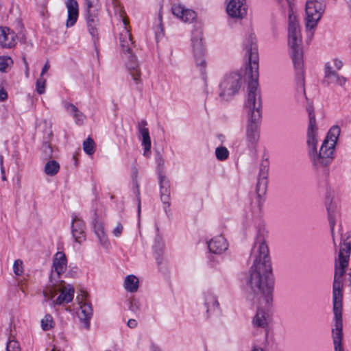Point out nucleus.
<instances>
[{
	"instance_id": "f257e3e1",
	"label": "nucleus",
	"mask_w": 351,
	"mask_h": 351,
	"mask_svg": "<svg viewBox=\"0 0 351 351\" xmlns=\"http://www.w3.org/2000/svg\"><path fill=\"white\" fill-rule=\"evenodd\" d=\"M255 260L249 271L247 284L256 295L258 302L256 314L253 319L256 327L265 328L267 318L265 310H267L272 301L274 280L271 278V265L269 257V249L264 238L257 237L254 247Z\"/></svg>"
},
{
	"instance_id": "f03ea898",
	"label": "nucleus",
	"mask_w": 351,
	"mask_h": 351,
	"mask_svg": "<svg viewBox=\"0 0 351 351\" xmlns=\"http://www.w3.org/2000/svg\"><path fill=\"white\" fill-rule=\"evenodd\" d=\"M245 48L249 56V66L246 69L245 76L251 80L248 83L247 98L246 108L251 111L250 121L247 125L246 141L247 146L254 149L259 140L258 121L261 118L260 108L261 107L260 92L258 90V57L257 47L254 38L250 37Z\"/></svg>"
},
{
	"instance_id": "7ed1b4c3",
	"label": "nucleus",
	"mask_w": 351,
	"mask_h": 351,
	"mask_svg": "<svg viewBox=\"0 0 351 351\" xmlns=\"http://www.w3.org/2000/svg\"><path fill=\"white\" fill-rule=\"evenodd\" d=\"M348 253H341L339 258L336 261L335 275L332 287L333 312L335 315V328L332 329V339L335 351H344L343 339L342 322V300H343V276L344 269L348 265Z\"/></svg>"
},
{
	"instance_id": "20e7f679",
	"label": "nucleus",
	"mask_w": 351,
	"mask_h": 351,
	"mask_svg": "<svg viewBox=\"0 0 351 351\" xmlns=\"http://www.w3.org/2000/svg\"><path fill=\"white\" fill-rule=\"evenodd\" d=\"M317 127L311 128L308 125L307 143L309 153L313 160L315 166H326L333 158L335 146L340 134V128L338 126L332 127L324 141L319 154L317 153Z\"/></svg>"
},
{
	"instance_id": "39448f33",
	"label": "nucleus",
	"mask_w": 351,
	"mask_h": 351,
	"mask_svg": "<svg viewBox=\"0 0 351 351\" xmlns=\"http://www.w3.org/2000/svg\"><path fill=\"white\" fill-rule=\"evenodd\" d=\"M282 0H278L282 1ZM289 4L290 9L289 11V45L292 49L293 61L298 74L300 75L301 85L304 86V78L302 73V53L300 49L302 43V37L300 34V29L298 23L297 17L293 14L291 8V2L293 0H286Z\"/></svg>"
},
{
	"instance_id": "423d86ee",
	"label": "nucleus",
	"mask_w": 351,
	"mask_h": 351,
	"mask_svg": "<svg viewBox=\"0 0 351 351\" xmlns=\"http://www.w3.org/2000/svg\"><path fill=\"white\" fill-rule=\"evenodd\" d=\"M123 27L119 33V45L122 51L126 56L129 60L128 69L134 81L138 82L140 78V72L137 69L138 65L136 64V56L132 53V47L134 45L132 41V35L130 29H128V21L126 19H123Z\"/></svg>"
},
{
	"instance_id": "0eeeda50",
	"label": "nucleus",
	"mask_w": 351,
	"mask_h": 351,
	"mask_svg": "<svg viewBox=\"0 0 351 351\" xmlns=\"http://www.w3.org/2000/svg\"><path fill=\"white\" fill-rule=\"evenodd\" d=\"M325 10L324 0H308L306 3V27L313 29L316 27Z\"/></svg>"
},
{
	"instance_id": "6e6552de",
	"label": "nucleus",
	"mask_w": 351,
	"mask_h": 351,
	"mask_svg": "<svg viewBox=\"0 0 351 351\" xmlns=\"http://www.w3.org/2000/svg\"><path fill=\"white\" fill-rule=\"evenodd\" d=\"M52 285L47 287L44 291V295L49 300L53 299L56 295L58 291L60 292V295L58 297L55 303L56 304H62L63 303H69L72 301L73 298L74 289L70 285H64L62 283L57 285L53 282Z\"/></svg>"
},
{
	"instance_id": "1a4fd4ad",
	"label": "nucleus",
	"mask_w": 351,
	"mask_h": 351,
	"mask_svg": "<svg viewBox=\"0 0 351 351\" xmlns=\"http://www.w3.org/2000/svg\"><path fill=\"white\" fill-rule=\"evenodd\" d=\"M241 76L233 73L228 76L221 84V97H229L237 93L241 86Z\"/></svg>"
},
{
	"instance_id": "9d476101",
	"label": "nucleus",
	"mask_w": 351,
	"mask_h": 351,
	"mask_svg": "<svg viewBox=\"0 0 351 351\" xmlns=\"http://www.w3.org/2000/svg\"><path fill=\"white\" fill-rule=\"evenodd\" d=\"M226 11L232 18H243L246 15V0H229Z\"/></svg>"
},
{
	"instance_id": "9b49d317",
	"label": "nucleus",
	"mask_w": 351,
	"mask_h": 351,
	"mask_svg": "<svg viewBox=\"0 0 351 351\" xmlns=\"http://www.w3.org/2000/svg\"><path fill=\"white\" fill-rule=\"evenodd\" d=\"M53 269L50 276V282H53V279L58 278L66 269V258L63 252H58L53 260Z\"/></svg>"
},
{
	"instance_id": "f8f14e48",
	"label": "nucleus",
	"mask_w": 351,
	"mask_h": 351,
	"mask_svg": "<svg viewBox=\"0 0 351 351\" xmlns=\"http://www.w3.org/2000/svg\"><path fill=\"white\" fill-rule=\"evenodd\" d=\"M86 296V293L83 291L81 298L80 296L77 297V299L79 301L80 304V310L77 313L78 317L81 320L84 321L85 327L86 328H89V319L92 315L93 310L90 303L86 301L83 302V300L85 299Z\"/></svg>"
},
{
	"instance_id": "ddd939ff",
	"label": "nucleus",
	"mask_w": 351,
	"mask_h": 351,
	"mask_svg": "<svg viewBox=\"0 0 351 351\" xmlns=\"http://www.w3.org/2000/svg\"><path fill=\"white\" fill-rule=\"evenodd\" d=\"M171 11L173 15L185 23H192L197 17L196 13L193 10L186 8L181 4H174L171 8Z\"/></svg>"
},
{
	"instance_id": "4468645a",
	"label": "nucleus",
	"mask_w": 351,
	"mask_h": 351,
	"mask_svg": "<svg viewBox=\"0 0 351 351\" xmlns=\"http://www.w3.org/2000/svg\"><path fill=\"white\" fill-rule=\"evenodd\" d=\"M16 43V35L10 28L0 27V45L3 48H11Z\"/></svg>"
},
{
	"instance_id": "2eb2a0df",
	"label": "nucleus",
	"mask_w": 351,
	"mask_h": 351,
	"mask_svg": "<svg viewBox=\"0 0 351 351\" xmlns=\"http://www.w3.org/2000/svg\"><path fill=\"white\" fill-rule=\"evenodd\" d=\"M71 228L73 237L76 242L82 243L85 241L84 223L82 220L73 219Z\"/></svg>"
},
{
	"instance_id": "dca6fc26",
	"label": "nucleus",
	"mask_w": 351,
	"mask_h": 351,
	"mask_svg": "<svg viewBox=\"0 0 351 351\" xmlns=\"http://www.w3.org/2000/svg\"><path fill=\"white\" fill-rule=\"evenodd\" d=\"M66 8L68 11V19L66 21V27L73 26L78 17V4L75 0H67Z\"/></svg>"
},
{
	"instance_id": "f3484780",
	"label": "nucleus",
	"mask_w": 351,
	"mask_h": 351,
	"mask_svg": "<svg viewBox=\"0 0 351 351\" xmlns=\"http://www.w3.org/2000/svg\"><path fill=\"white\" fill-rule=\"evenodd\" d=\"M209 250L213 254H221L228 248V244L226 239L218 236L209 241L208 244Z\"/></svg>"
},
{
	"instance_id": "a211bd4d",
	"label": "nucleus",
	"mask_w": 351,
	"mask_h": 351,
	"mask_svg": "<svg viewBox=\"0 0 351 351\" xmlns=\"http://www.w3.org/2000/svg\"><path fill=\"white\" fill-rule=\"evenodd\" d=\"M326 77L328 83H333L341 86L344 85L346 82V79L344 77L337 75L330 63H328L326 66Z\"/></svg>"
},
{
	"instance_id": "6ab92c4d",
	"label": "nucleus",
	"mask_w": 351,
	"mask_h": 351,
	"mask_svg": "<svg viewBox=\"0 0 351 351\" xmlns=\"http://www.w3.org/2000/svg\"><path fill=\"white\" fill-rule=\"evenodd\" d=\"M193 48L195 53L197 64L204 69L206 62L203 58L204 49L201 38H195L193 39Z\"/></svg>"
},
{
	"instance_id": "aec40b11",
	"label": "nucleus",
	"mask_w": 351,
	"mask_h": 351,
	"mask_svg": "<svg viewBox=\"0 0 351 351\" xmlns=\"http://www.w3.org/2000/svg\"><path fill=\"white\" fill-rule=\"evenodd\" d=\"M160 197L161 200L165 205L167 206L165 207V210L167 211V207H169V196H170V186L169 181L166 179L165 176H160Z\"/></svg>"
},
{
	"instance_id": "412c9836",
	"label": "nucleus",
	"mask_w": 351,
	"mask_h": 351,
	"mask_svg": "<svg viewBox=\"0 0 351 351\" xmlns=\"http://www.w3.org/2000/svg\"><path fill=\"white\" fill-rule=\"evenodd\" d=\"M147 123L142 121L139 125V131L142 138V145L144 146V156H147V153L151 149V139L149 136V130L145 127Z\"/></svg>"
},
{
	"instance_id": "4be33fe9",
	"label": "nucleus",
	"mask_w": 351,
	"mask_h": 351,
	"mask_svg": "<svg viewBox=\"0 0 351 351\" xmlns=\"http://www.w3.org/2000/svg\"><path fill=\"white\" fill-rule=\"evenodd\" d=\"M350 250H351V234L350 233H348V235L346 236V235H343V243L341 244L340 250H339V254H338V256H337V258H336L335 259V265L336 264V261L339 258V255H340V254L341 252L343 253V252H344L345 253L346 252L348 253V265H347V266L344 269L345 271H346V269L348 267L349 259H350ZM344 274H346V272L343 274V275ZM335 275V273L334 274V276Z\"/></svg>"
},
{
	"instance_id": "5701e85b",
	"label": "nucleus",
	"mask_w": 351,
	"mask_h": 351,
	"mask_svg": "<svg viewBox=\"0 0 351 351\" xmlns=\"http://www.w3.org/2000/svg\"><path fill=\"white\" fill-rule=\"evenodd\" d=\"M124 287L130 292H136L138 288V279L134 275L128 276L125 279Z\"/></svg>"
},
{
	"instance_id": "b1692460",
	"label": "nucleus",
	"mask_w": 351,
	"mask_h": 351,
	"mask_svg": "<svg viewBox=\"0 0 351 351\" xmlns=\"http://www.w3.org/2000/svg\"><path fill=\"white\" fill-rule=\"evenodd\" d=\"M95 232L97 234V237L99 238V240L100 243L103 245H107L108 243V240L107 238V236L106 234V232L104 231V224L101 222H96L95 223Z\"/></svg>"
},
{
	"instance_id": "393cba45",
	"label": "nucleus",
	"mask_w": 351,
	"mask_h": 351,
	"mask_svg": "<svg viewBox=\"0 0 351 351\" xmlns=\"http://www.w3.org/2000/svg\"><path fill=\"white\" fill-rule=\"evenodd\" d=\"M327 210L328 213V220L330 226L331 235L333 239L335 245H336L335 238H334V230L335 226V208L332 206L331 204L327 206Z\"/></svg>"
},
{
	"instance_id": "a878e982",
	"label": "nucleus",
	"mask_w": 351,
	"mask_h": 351,
	"mask_svg": "<svg viewBox=\"0 0 351 351\" xmlns=\"http://www.w3.org/2000/svg\"><path fill=\"white\" fill-rule=\"evenodd\" d=\"M60 169V165L56 160L48 161L45 166V172L48 176L56 175Z\"/></svg>"
},
{
	"instance_id": "bb28decb",
	"label": "nucleus",
	"mask_w": 351,
	"mask_h": 351,
	"mask_svg": "<svg viewBox=\"0 0 351 351\" xmlns=\"http://www.w3.org/2000/svg\"><path fill=\"white\" fill-rule=\"evenodd\" d=\"M95 143L90 137L87 138L83 143V149L88 155H93L95 152Z\"/></svg>"
},
{
	"instance_id": "cd10ccee",
	"label": "nucleus",
	"mask_w": 351,
	"mask_h": 351,
	"mask_svg": "<svg viewBox=\"0 0 351 351\" xmlns=\"http://www.w3.org/2000/svg\"><path fill=\"white\" fill-rule=\"evenodd\" d=\"M267 180L265 177L261 178L256 185V193L258 197L265 195L267 191Z\"/></svg>"
},
{
	"instance_id": "c85d7f7f",
	"label": "nucleus",
	"mask_w": 351,
	"mask_h": 351,
	"mask_svg": "<svg viewBox=\"0 0 351 351\" xmlns=\"http://www.w3.org/2000/svg\"><path fill=\"white\" fill-rule=\"evenodd\" d=\"M97 8L87 10V24L97 25L99 20L97 18Z\"/></svg>"
},
{
	"instance_id": "c756f323",
	"label": "nucleus",
	"mask_w": 351,
	"mask_h": 351,
	"mask_svg": "<svg viewBox=\"0 0 351 351\" xmlns=\"http://www.w3.org/2000/svg\"><path fill=\"white\" fill-rule=\"evenodd\" d=\"M13 64V61L10 57H0V71L5 72L7 69L10 68Z\"/></svg>"
},
{
	"instance_id": "7c9ffc66",
	"label": "nucleus",
	"mask_w": 351,
	"mask_h": 351,
	"mask_svg": "<svg viewBox=\"0 0 351 351\" xmlns=\"http://www.w3.org/2000/svg\"><path fill=\"white\" fill-rule=\"evenodd\" d=\"M215 154L218 160H223L228 157L229 152L225 147H219L216 149Z\"/></svg>"
},
{
	"instance_id": "2f4dec72",
	"label": "nucleus",
	"mask_w": 351,
	"mask_h": 351,
	"mask_svg": "<svg viewBox=\"0 0 351 351\" xmlns=\"http://www.w3.org/2000/svg\"><path fill=\"white\" fill-rule=\"evenodd\" d=\"M53 319L50 315H47L41 320V326L44 330H48L53 327Z\"/></svg>"
},
{
	"instance_id": "473e14b6",
	"label": "nucleus",
	"mask_w": 351,
	"mask_h": 351,
	"mask_svg": "<svg viewBox=\"0 0 351 351\" xmlns=\"http://www.w3.org/2000/svg\"><path fill=\"white\" fill-rule=\"evenodd\" d=\"M14 273L16 276H21L23 273V262L21 260H16L13 265Z\"/></svg>"
},
{
	"instance_id": "72a5a7b5",
	"label": "nucleus",
	"mask_w": 351,
	"mask_h": 351,
	"mask_svg": "<svg viewBox=\"0 0 351 351\" xmlns=\"http://www.w3.org/2000/svg\"><path fill=\"white\" fill-rule=\"evenodd\" d=\"M307 112L308 113L309 116V124L311 128H313L316 125V120H315V116L314 114L313 108L311 105H308L306 108Z\"/></svg>"
},
{
	"instance_id": "f704fd0d",
	"label": "nucleus",
	"mask_w": 351,
	"mask_h": 351,
	"mask_svg": "<svg viewBox=\"0 0 351 351\" xmlns=\"http://www.w3.org/2000/svg\"><path fill=\"white\" fill-rule=\"evenodd\" d=\"M46 80L40 77L36 82V91L38 94H43L45 90Z\"/></svg>"
},
{
	"instance_id": "c9c22d12",
	"label": "nucleus",
	"mask_w": 351,
	"mask_h": 351,
	"mask_svg": "<svg viewBox=\"0 0 351 351\" xmlns=\"http://www.w3.org/2000/svg\"><path fill=\"white\" fill-rule=\"evenodd\" d=\"M6 351H21V348L18 341L10 340L7 343Z\"/></svg>"
},
{
	"instance_id": "e433bc0d",
	"label": "nucleus",
	"mask_w": 351,
	"mask_h": 351,
	"mask_svg": "<svg viewBox=\"0 0 351 351\" xmlns=\"http://www.w3.org/2000/svg\"><path fill=\"white\" fill-rule=\"evenodd\" d=\"M206 304L208 305V308H207L208 313L210 311V306H212L213 308H219V302L213 296H210L207 299Z\"/></svg>"
},
{
	"instance_id": "4c0bfd02",
	"label": "nucleus",
	"mask_w": 351,
	"mask_h": 351,
	"mask_svg": "<svg viewBox=\"0 0 351 351\" xmlns=\"http://www.w3.org/2000/svg\"><path fill=\"white\" fill-rule=\"evenodd\" d=\"M123 226L119 223L113 230L112 233L115 237H119L123 232Z\"/></svg>"
},
{
	"instance_id": "58836bf2",
	"label": "nucleus",
	"mask_w": 351,
	"mask_h": 351,
	"mask_svg": "<svg viewBox=\"0 0 351 351\" xmlns=\"http://www.w3.org/2000/svg\"><path fill=\"white\" fill-rule=\"evenodd\" d=\"M65 108L66 110L72 114L77 112V108L72 104H66Z\"/></svg>"
},
{
	"instance_id": "ea45409f",
	"label": "nucleus",
	"mask_w": 351,
	"mask_h": 351,
	"mask_svg": "<svg viewBox=\"0 0 351 351\" xmlns=\"http://www.w3.org/2000/svg\"><path fill=\"white\" fill-rule=\"evenodd\" d=\"M87 10L97 8V0H86Z\"/></svg>"
},
{
	"instance_id": "a19ab883",
	"label": "nucleus",
	"mask_w": 351,
	"mask_h": 351,
	"mask_svg": "<svg viewBox=\"0 0 351 351\" xmlns=\"http://www.w3.org/2000/svg\"><path fill=\"white\" fill-rule=\"evenodd\" d=\"M88 31L93 37L97 36V25L88 24Z\"/></svg>"
},
{
	"instance_id": "79ce46f5",
	"label": "nucleus",
	"mask_w": 351,
	"mask_h": 351,
	"mask_svg": "<svg viewBox=\"0 0 351 351\" xmlns=\"http://www.w3.org/2000/svg\"><path fill=\"white\" fill-rule=\"evenodd\" d=\"M73 117L76 119V122L78 123L82 121L83 114L77 109V112L73 114Z\"/></svg>"
},
{
	"instance_id": "37998d69",
	"label": "nucleus",
	"mask_w": 351,
	"mask_h": 351,
	"mask_svg": "<svg viewBox=\"0 0 351 351\" xmlns=\"http://www.w3.org/2000/svg\"><path fill=\"white\" fill-rule=\"evenodd\" d=\"M43 149L49 156H51L52 149L51 148V146L48 143H45L43 145Z\"/></svg>"
},
{
	"instance_id": "c03bdc74",
	"label": "nucleus",
	"mask_w": 351,
	"mask_h": 351,
	"mask_svg": "<svg viewBox=\"0 0 351 351\" xmlns=\"http://www.w3.org/2000/svg\"><path fill=\"white\" fill-rule=\"evenodd\" d=\"M128 326L130 328H134L136 327V326H137L136 320L133 319H129L128 322Z\"/></svg>"
},
{
	"instance_id": "a18cd8bd",
	"label": "nucleus",
	"mask_w": 351,
	"mask_h": 351,
	"mask_svg": "<svg viewBox=\"0 0 351 351\" xmlns=\"http://www.w3.org/2000/svg\"><path fill=\"white\" fill-rule=\"evenodd\" d=\"M332 64H334V67L336 68L337 70L341 69V68L342 67V62L340 60H335Z\"/></svg>"
},
{
	"instance_id": "49530a36",
	"label": "nucleus",
	"mask_w": 351,
	"mask_h": 351,
	"mask_svg": "<svg viewBox=\"0 0 351 351\" xmlns=\"http://www.w3.org/2000/svg\"><path fill=\"white\" fill-rule=\"evenodd\" d=\"M7 97H8L7 93L3 89L0 90V100L4 101L5 99H7Z\"/></svg>"
},
{
	"instance_id": "de8ad7c7",
	"label": "nucleus",
	"mask_w": 351,
	"mask_h": 351,
	"mask_svg": "<svg viewBox=\"0 0 351 351\" xmlns=\"http://www.w3.org/2000/svg\"><path fill=\"white\" fill-rule=\"evenodd\" d=\"M49 67H50L49 63L48 61H47V62L45 63L44 67L43 68V70H42V72H41V74H40V77H43V75L48 71Z\"/></svg>"
},
{
	"instance_id": "09e8293b",
	"label": "nucleus",
	"mask_w": 351,
	"mask_h": 351,
	"mask_svg": "<svg viewBox=\"0 0 351 351\" xmlns=\"http://www.w3.org/2000/svg\"><path fill=\"white\" fill-rule=\"evenodd\" d=\"M1 173H2V180H5L6 178H5V172H4V170L3 168H1Z\"/></svg>"
},
{
	"instance_id": "8fccbe9b",
	"label": "nucleus",
	"mask_w": 351,
	"mask_h": 351,
	"mask_svg": "<svg viewBox=\"0 0 351 351\" xmlns=\"http://www.w3.org/2000/svg\"><path fill=\"white\" fill-rule=\"evenodd\" d=\"M23 62H24V63H25V66H26V69H27V70H28V64H27V61H26L25 58V57H23Z\"/></svg>"
},
{
	"instance_id": "3c124183",
	"label": "nucleus",
	"mask_w": 351,
	"mask_h": 351,
	"mask_svg": "<svg viewBox=\"0 0 351 351\" xmlns=\"http://www.w3.org/2000/svg\"><path fill=\"white\" fill-rule=\"evenodd\" d=\"M328 201H329V202H330V203H327L326 206H327L328 205H330V204H331V205H332V206H335V209L337 208V206H335V205H333V204H332V202H331V199H328Z\"/></svg>"
},
{
	"instance_id": "603ef678",
	"label": "nucleus",
	"mask_w": 351,
	"mask_h": 351,
	"mask_svg": "<svg viewBox=\"0 0 351 351\" xmlns=\"http://www.w3.org/2000/svg\"><path fill=\"white\" fill-rule=\"evenodd\" d=\"M328 201H329V202H330V203H327L326 206H327L328 205H330V204H331V205H332V206H335V209L337 208V206H335V205H333V204H332V202H331V199H328Z\"/></svg>"
},
{
	"instance_id": "864d4df0",
	"label": "nucleus",
	"mask_w": 351,
	"mask_h": 351,
	"mask_svg": "<svg viewBox=\"0 0 351 351\" xmlns=\"http://www.w3.org/2000/svg\"><path fill=\"white\" fill-rule=\"evenodd\" d=\"M347 2L348 3V5H349V7H350V10H351V0H347Z\"/></svg>"
},
{
	"instance_id": "5fc2aeb1",
	"label": "nucleus",
	"mask_w": 351,
	"mask_h": 351,
	"mask_svg": "<svg viewBox=\"0 0 351 351\" xmlns=\"http://www.w3.org/2000/svg\"><path fill=\"white\" fill-rule=\"evenodd\" d=\"M252 351H263L262 349H257V348H255Z\"/></svg>"
},
{
	"instance_id": "6e6d98bb",
	"label": "nucleus",
	"mask_w": 351,
	"mask_h": 351,
	"mask_svg": "<svg viewBox=\"0 0 351 351\" xmlns=\"http://www.w3.org/2000/svg\"><path fill=\"white\" fill-rule=\"evenodd\" d=\"M349 281H350V283L351 284V274H349Z\"/></svg>"
},
{
	"instance_id": "4d7b16f0",
	"label": "nucleus",
	"mask_w": 351,
	"mask_h": 351,
	"mask_svg": "<svg viewBox=\"0 0 351 351\" xmlns=\"http://www.w3.org/2000/svg\"><path fill=\"white\" fill-rule=\"evenodd\" d=\"M51 351H59V350H57L54 348H53V349L51 350Z\"/></svg>"
}]
</instances>
